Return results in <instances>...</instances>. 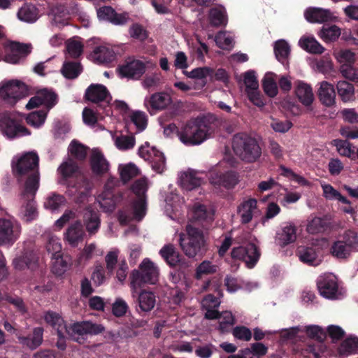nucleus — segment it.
Returning a JSON list of instances; mask_svg holds the SVG:
<instances>
[{
  "mask_svg": "<svg viewBox=\"0 0 358 358\" xmlns=\"http://www.w3.org/2000/svg\"><path fill=\"white\" fill-rule=\"evenodd\" d=\"M214 129L205 119L188 122L178 131L180 141L186 145H198L210 138Z\"/></svg>",
  "mask_w": 358,
  "mask_h": 358,
  "instance_id": "obj_1",
  "label": "nucleus"
},
{
  "mask_svg": "<svg viewBox=\"0 0 358 358\" xmlns=\"http://www.w3.org/2000/svg\"><path fill=\"white\" fill-rule=\"evenodd\" d=\"M38 155L34 152H28L18 159L15 170L20 175L29 174L24 187V194L33 196L39 187Z\"/></svg>",
  "mask_w": 358,
  "mask_h": 358,
  "instance_id": "obj_2",
  "label": "nucleus"
},
{
  "mask_svg": "<svg viewBox=\"0 0 358 358\" xmlns=\"http://www.w3.org/2000/svg\"><path fill=\"white\" fill-rule=\"evenodd\" d=\"M159 278L157 266L149 259H144L139 265L138 270H134L131 273L130 287L133 294L145 284H155Z\"/></svg>",
  "mask_w": 358,
  "mask_h": 358,
  "instance_id": "obj_3",
  "label": "nucleus"
},
{
  "mask_svg": "<svg viewBox=\"0 0 358 358\" xmlns=\"http://www.w3.org/2000/svg\"><path fill=\"white\" fill-rule=\"evenodd\" d=\"M179 244L186 256L194 257L204 246L205 240L203 231L189 224L186 227V234H179Z\"/></svg>",
  "mask_w": 358,
  "mask_h": 358,
  "instance_id": "obj_4",
  "label": "nucleus"
},
{
  "mask_svg": "<svg viewBox=\"0 0 358 358\" xmlns=\"http://www.w3.org/2000/svg\"><path fill=\"white\" fill-rule=\"evenodd\" d=\"M148 187V182L145 178H141L135 181L132 185L133 192L138 196V199L134 203L133 215H127L124 212L119 213V221L122 224H127L131 220L140 221L145 216L146 213V206L143 195Z\"/></svg>",
  "mask_w": 358,
  "mask_h": 358,
  "instance_id": "obj_5",
  "label": "nucleus"
},
{
  "mask_svg": "<svg viewBox=\"0 0 358 358\" xmlns=\"http://www.w3.org/2000/svg\"><path fill=\"white\" fill-rule=\"evenodd\" d=\"M27 94V86L20 80H4L0 83V97L10 106H14Z\"/></svg>",
  "mask_w": 358,
  "mask_h": 358,
  "instance_id": "obj_6",
  "label": "nucleus"
},
{
  "mask_svg": "<svg viewBox=\"0 0 358 358\" xmlns=\"http://www.w3.org/2000/svg\"><path fill=\"white\" fill-rule=\"evenodd\" d=\"M0 130L9 138L29 135L30 133L26 127L21 125L13 114L0 115Z\"/></svg>",
  "mask_w": 358,
  "mask_h": 358,
  "instance_id": "obj_7",
  "label": "nucleus"
},
{
  "mask_svg": "<svg viewBox=\"0 0 358 358\" xmlns=\"http://www.w3.org/2000/svg\"><path fill=\"white\" fill-rule=\"evenodd\" d=\"M5 56L3 60L10 64H17L31 51V45L15 41H7L3 43Z\"/></svg>",
  "mask_w": 358,
  "mask_h": 358,
  "instance_id": "obj_8",
  "label": "nucleus"
},
{
  "mask_svg": "<svg viewBox=\"0 0 358 358\" xmlns=\"http://www.w3.org/2000/svg\"><path fill=\"white\" fill-rule=\"evenodd\" d=\"M138 155L145 161H148L151 167L157 173H162L165 169V157L162 152L155 147H150L145 143L138 149Z\"/></svg>",
  "mask_w": 358,
  "mask_h": 358,
  "instance_id": "obj_9",
  "label": "nucleus"
},
{
  "mask_svg": "<svg viewBox=\"0 0 358 358\" xmlns=\"http://www.w3.org/2000/svg\"><path fill=\"white\" fill-rule=\"evenodd\" d=\"M92 185L84 176H80L69 185L67 194L77 203L85 202L91 194Z\"/></svg>",
  "mask_w": 358,
  "mask_h": 358,
  "instance_id": "obj_10",
  "label": "nucleus"
},
{
  "mask_svg": "<svg viewBox=\"0 0 358 358\" xmlns=\"http://www.w3.org/2000/svg\"><path fill=\"white\" fill-rule=\"evenodd\" d=\"M103 330L104 327L102 325L90 322H77L70 327L66 325L69 337L78 343H81L80 336L87 334H97Z\"/></svg>",
  "mask_w": 358,
  "mask_h": 358,
  "instance_id": "obj_11",
  "label": "nucleus"
},
{
  "mask_svg": "<svg viewBox=\"0 0 358 358\" xmlns=\"http://www.w3.org/2000/svg\"><path fill=\"white\" fill-rule=\"evenodd\" d=\"M21 233L20 224L16 221L0 219V245L13 244Z\"/></svg>",
  "mask_w": 358,
  "mask_h": 358,
  "instance_id": "obj_12",
  "label": "nucleus"
},
{
  "mask_svg": "<svg viewBox=\"0 0 358 358\" xmlns=\"http://www.w3.org/2000/svg\"><path fill=\"white\" fill-rule=\"evenodd\" d=\"M146 64L141 60L129 59L119 66L118 71L122 77L138 80L145 73Z\"/></svg>",
  "mask_w": 358,
  "mask_h": 358,
  "instance_id": "obj_13",
  "label": "nucleus"
},
{
  "mask_svg": "<svg viewBox=\"0 0 358 358\" xmlns=\"http://www.w3.org/2000/svg\"><path fill=\"white\" fill-rule=\"evenodd\" d=\"M322 249L317 245H301L298 247L296 253L301 262L309 266H317L321 262Z\"/></svg>",
  "mask_w": 358,
  "mask_h": 358,
  "instance_id": "obj_14",
  "label": "nucleus"
},
{
  "mask_svg": "<svg viewBox=\"0 0 358 358\" xmlns=\"http://www.w3.org/2000/svg\"><path fill=\"white\" fill-rule=\"evenodd\" d=\"M57 103V95L52 91L43 89L39 90L36 94L30 99L26 105L27 109H32L40 105H45L48 110Z\"/></svg>",
  "mask_w": 358,
  "mask_h": 358,
  "instance_id": "obj_15",
  "label": "nucleus"
},
{
  "mask_svg": "<svg viewBox=\"0 0 358 358\" xmlns=\"http://www.w3.org/2000/svg\"><path fill=\"white\" fill-rule=\"evenodd\" d=\"M172 103L170 94L165 92H156L146 98L144 104L149 111L162 110Z\"/></svg>",
  "mask_w": 358,
  "mask_h": 358,
  "instance_id": "obj_16",
  "label": "nucleus"
},
{
  "mask_svg": "<svg viewBox=\"0 0 358 358\" xmlns=\"http://www.w3.org/2000/svg\"><path fill=\"white\" fill-rule=\"evenodd\" d=\"M317 288L320 294L329 299L338 298V285L334 276H327L317 281Z\"/></svg>",
  "mask_w": 358,
  "mask_h": 358,
  "instance_id": "obj_17",
  "label": "nucleus"
},
{
  "mask_svg": "<svg viewBox=\"0 0 358 358\" xmlns=\"http://www.w3.org/2000/svg\"><path fill=\"white\" fill-rule=\"evenodd\" d=\"M97 15L100 20L109 21L116 25H122L129 20L128 13L118 14L110 6H103L99 8Z\"/></svg>",
  "mask_w": 358,
  "mask_h": 358,
  "instance_id": "obj_18",
  "label": "nucleus"
},
{
  "mask_svg": "<svg viewBox=\"0 0 358 358\" xmlns=\"http://www.w3.org/2000/svg\"><path fill=\"white\" fill-rule=\"evenodd\" d=\"M114 185V178L109 179L105 185L104 191L98 196L100 207L106 212L112 211L115 206L116 201L111 192Z\"/></svg>",
  "mask_w": 358,
  "mask_h": 358,
  "instance_id": "obj_19",
  "label": "nucleus"
},
{
  "mask_svg": "<svg viewBox=\"0 0 358 358\" xmlns=\"http://www.w3.org/2000/svg\"><path fill=\"white\" fill-rule=\"evenodd\" d=\"M92 60L99 64H107L113 62L116 54L113 48L109 45L96 47L91 54Z\"/></svg>",
  "mask_w": 358,
  "mask_h": 358,
  "instance_id": "obj_20",
  "label": "nucleus"
},
{
  "mask_svg": "<svg viewBox=\"0 0 358 358\" xmlns=\"http://www.w3.org/2000/svg\"><path fill=\"white\" fill-rule=\"evenodd\" d=\"M90 164L93 173L96 175H103L109 171L110 164L103 153L98 149L92 151Z\"/></svg>",
  "mask_w": 358,
  "mask_h": 358,
  "instance_id": "obj_21",
  "label": "nucleus"
},
{
  "mask_svg": "<svg viewBox=\"0 0 358 358\" xmlns=\"http://www.w3.org/2000/svg\"><path fill=\"white\" fill-rule=\"evenodd\" d=\"M85 231L80 222L71 224L64 234V240L72 247H76L82 243Z\"/></svg>",
  "mask_w": 358,
  "mask_h": 358,
  "instance_id": "obj_22",
  "label": "nucleus"
},
{
  "mask_svg": "<svg viewBox=\"0 0 358 358\" xmlns=\"http://www.w3.org/2000/svg\"><path fill=\"white\" fill-rule=\"evenodd\" d=\"M85 97L87 100L94 103L108 102L110 99L106 87L100 84H92L86 90Z\"/></svg>",
  "mask_w": 358,
  "mask_h": 358,
  "instance_id": "obj_23",
  "label": "nucleus"
},
{
  "mask_svg": "<svg viewBox=\"0 0 358 358\" xmlns=\"http://www.w3.org/2000/svg\"><path fill=\"white\" fill-rule=\"evenodd\" d=\"M210 180L211 183L215 185L231 188L238 183V177L234 172H227L226 173L213 172L210 174Z\"/></svg>",
  "mask_w": 358,
  "mask_h": 358,
  "instance_id": "obj_24",
  "label": "nucleus"
},
{
  "mask_svg": "<svg viewBox=\"0 0 358 358\" xmlns=\"http://www.w3.org/2000/svg\"><path fill=\"white\" fill-rule=\"evenodd\" d=\"M38 257L33 251H27L22 255L15 258L13 264L15 268L22 270L25 268L35 269L37 266Z\"/></svg>",
  "mask_w": 358,
  "mask_h": 358,
  "instance_id": "obj_25",
  "label": "nucleus"
},
{
  "mask_svg": "<svg viewBox=\"0 0 358 358\" xmlns=\"http://www.w3.org/2000/svg\"><path fill=\"white\" fill-rule=\"evenodd\" d=\"M294 92L299 101L305 106H309L312 104L314 95L311 87L302 82L295 83Z\"/></svg>",
  "mask_w": 358,
  "mask_h": 358,
  "instance_id": "obj_26",
  "label": "nucleus"
},
{
  "mask_svg": "<svg viewBox=\"0 0 358 358\" xmlns=\"http://www.w3.org/2000/svg\"><path fill=\"white\" fill-rule=\"evenodd\" d=\"M307 21L310 22L323 23L331 20L332 14L327 9L310 7L304 13Z\"/></svg>",
  "mask_w": 358,
  "mask_h": 358,
  "instance_id": "obj_27",
  "label": "nucleus"
},
{
  "mask_svg": "<svg viewBox=\"0 0 358 358\" xmlns=\"http://www.w3.org/2000/svg\"><path fill=\"white\" fill-rule=\"evenodd\" d=\"M83 221L89 234L94 235L98 231L101 220L97 212L87 208L84 212Z\"/></svg>",
  "mask_w": 358,
  "mask_h": 358,
  "instance_id": "obj_28",
  "label": "nucleus"
},
{
  "mask_svg": "<svg viewBox=\"0 0 358 358\" xmlns=\"http://www.w3.org/2000/svg\"><path fill=\"white\" fill-rule=\"evenodd\" d=\"M318 97L322 103L330 107L335 103L336 92L333 85L322 82L318 90Z\"/></svg>",
  "mask_w": 358,
  "mask_h": 358,
  "instance_id": "obj_29",
  "label": "nucleus"
},
{
  "mask_svg": "<svg viewBox=\"0 0 358 358\" xmlns=\"http://www.w3.org/2000/svg\"><path fill=\"white\" fill-rule=\"evenodd\" d=\"M43 331L42 327H36L33 329L31 336H19L17 338L20 344L31 350H34L42 344Z\"/></svg>",
  "mask_w": 358,
  "mask_h": 358,
  "instance_id": "obj_30",
  "label": "nucleus"
},
{
  "mask_svg": "<svg viewBox=\"0 0 358 358\" xmlns=\"http://www.w3.org/2000/svg\"><path fill=\"white\" fill-rule=\"evenodd\" d=\"M38 17V9L31 2L25 3L17 12L18 19L25 22H34Z\"/></svg>",
  "mask_w": 358,
  "mask_h": 358,
  "instance_id": "obj_31",
  "label": "nucleus"
},
{
  "mask_svg": "<svg viewBox=\"0 0 358 358\" xmlns=\"http://www.w3.org/2000/svg\"><path fill=\"white\" fill-rule=\"evenodd\" d=\"M296 239V227L294 224H287L282 228L280 232L276 236L278 243L284 247L289 243L294 242Z\"/></svg>",
  "mask_w": 358,
  "mask_h": 358,
  "instance_id": "obj_32",
  "label": "nucleus"
},
{
  "mask_svg": "<svg viewBox=\"0 0 358 358\" xmlns=\"http://www.w3.org/2000/svg\"><path fill=\"white\" fill-rule=\"evenodd\" d=\"M179 183L182 188L191 190L201 184V178L197 172L188 171L180 174Z\"/></svg>",
  "mask_w": 358,
  "mask_h": 358,
  "instance_id": "obj_33",
  "label": "nucleus"
},
{
  "mask_svg": "<svg viewBox=\"0 0 358 358\" xmlns=\"http://www.w3.org/2000/svg\"><path fill=\"white\" fill-rule=\"evenodd\" d=\"M159 254L171 266H176L180 262V255L172 244L164 245L159 250Z\"/></svg>",
  "mask_w": 358,
  "mask_h": 358,
  "instance_id": "obj_34",
  "label": "nucleus"
},
{
  "mask_svg": "<svg viewBox=\"0 0 358 358\" xmlns=\"http://www.w3.org/2000/svg\"><path fill=\"white\" fill-rule=\"evenodd\" d=\"M208 19L210 24L214 27L225 26L228 20L225 8L222 6L210 8Z\"/></svg>",
  "mask_w": 358,
  "mask_h": 358,
  "instance_id": "obj_35",
  "label": "nucleus"
},
{
  "mask_svg": "<svg viewBox=\"0 0 358 358\" xmlns=\"http://www.w3.org/2000/svg\"><path fill=\"white\" fill-rule=\"evenodd\" d=\"M50 7L49 15L52 17V20L55 24H64L69 19L71 12L64 8V5L58 1L53 2Z\"/></svg>",
  "mask_w": 358,
  "mask_h": 358,
  "instance_id": "obj_36",
  "label": "nucleus"
},
{
  "mask_svg": "<svg viewBox=\"0 0 358 358\" xmlns=\"http://www.w3.org/2000/svg\"><path fill=\"white\" fill-rule=\"evenodd\" d=\"M336 89L338 96L344 103L355 100V87L352 84L345 80H340L336 85Z\"/></svg>",
  "mask_w": 358,
  "mask_h": 358,
  "instance_id": "obj_37",
  "label": "nucleus"
},
{
  "mask_svg": "<svg viewBox=\"0 0 358 358\" xmlns=\"http://www.w3.org/2000/svg\"><path fill=\"white\" fill-rule=\"evenodd\" d=\"M22 196L28 201L27 204L23 206L22 209V218L26 222H30L36 219L38 216V211L33 199L35 194L31 196L30 194H24V189L22 190Z\"/></svg>",
  "mask_w": 358,
  "mask_h": 358,
  "instance_id": "obj_38",
  "label": "nucleus"
},
{
  "mask_svg": "<svg viewBox=\"0 0 358 358\" xmlns=\"http://www.w3.org/2000/svg\"><path fill=\"white\" fill-rule=\"evenodd\" d=\"M260 138L248 135V163L257 162L262 155V148L259 144Z\"/></svg>",
  "mask_w": 358,
  "mask_h": 358,
  "instance_id": "obj_39",
  "label": "nucleus"
},
{
  "mask_svg": "<svg viewBox=\"0 0 358 358\" xmlns=\"http://www.w3.org/2000/svg\"><path fill=\"white\" fill-rule=\"evenodd\" d=\"M43 318L48 324L57 330L58 335H62L63 331H66V324L58 313L48 311L44 314Z\"/></svg>",
  "mask_w": 358,
  "mask_h": 358,
  "instance_id": "obj_40",
  "label": "nucleus"
},
{
  "mask_svg": "<svg viewBox=\"0 0 358 358\" xmlns=\"http://www.w3.org/2000/svg\"><path fill=\"white\" fill-rule=\"evenodd\" d=\"M300 46L312 54H322L324 48L314 37H302L299 40Z\"/></svg>",
  "mask_w": 358,
  "mask_h": 358,
  "instance_id": "obj_41",
  "label": "nucleus"
},
{
  "mask_svg": "<svg viewBox=\"0 0 358 358\" xmlns=\"http://www.w3.org/2000/svg\"><path fill=\"white\" fill-rule=\"evenodd\" d=\"M261 256L259 246L251 240L248 234V268H252L258 262Z\"/></svg>",
  "mask_w": 358,
  "mask_h": 358,
  "instance_id": "obj_42",
  "label": "nucleus"
},
{
  "mask_svg": "<svg viewBox=\"0 0 358 358\" xmlns=\"http://www.w3.org/2000/svg\"><path fill=\"white\" fill-rule=\"evenodd\" d=\"M138 301L139 307L143 311H150L155 306V295L152 292L143 290L139 294Z\"/></svg>",
  "mask_w": 358,
  "mask_h": 358,
  "instance_id": "obj_43",
  "label": "nucleus"
},
{
  "mask_svg": "<svg viewBox=\"0 0 358 358\" xmlns=\"http://www.w3.org/2000/svg\"><path fill=\"white\" fill-rule=\"evenodd\" d=\"M331 144L336 148V150L340 155L347 157L351 159H355L354 156L355 150L352 147V143L348 141L337 138L333 140Z\"/></svg>",
  "mask_w": 358,
  "mask_h": 358,
  "instance_id": "obj_44",
  "label": "nucleus"
},
{
  "mask_svg": "<svg viewBox=\"0 0 358 358\" xmlns=\"http://www.w3.org/2000/svg\"><path fill=\"white\" fill-rule=\"evenodd\" d=\"M232 148L235 154L244 160L246 158V135L236 134L233 138Z\"/></svg>",
  "mask_w": 358,
  "mask_h": 358,
  "instance_id": "obj_45",
  "label": "nucleus"
},
{
  "mask_svg": "<svg viewBox=\"0 0 358 358\" xmlns=\"http://www.w3.org/2000/svg\"><path fill=\"white\" fill-rule=\"evenodd\" d=\"M218 266L213 264L210 261L204 260L201 262L196 268L195 278L199 280L203 277L213 275L217 271Z\"/></svg>",
  "mask_w": 358,
  "mask_h": 358,
  "instance_id": "obj_46",
  "label": "nucleus"
},
{
  "mask_svg": "<svg viewBox=\"0 0 358 358\" xmlns=\"http://www.w3.org/2000/svg\"><path fill=\"white\" fill-rule=\"evenodd\" d=\"M329 227L327 221L321 217H314L307 225V231L309 234H316L323 233Z\"/></svg>",
  "mask_w": 358,
  "mask_h": 358,
  "instance_id": "obj_47",
  "label": "nucleus"
},
{
  "mask_svg": "<svg viewBox=\"0 0 358 358\" xmlns=\"http://www.w3.org/2000/svg\"><path fill=\"white\" fill-rule=\"evenodd\" d=\"M340 35L341 30L336 25L328 27H323L319 34L320 37L327 43L335 41L338 38Z\"/></svg>",
  "mask_w": 358,
  "mask_h": 358,
  "instance_id": "obj_48",
  "label": "nucleus"
},
{
  "mask_svg": "<svg viewBox=\"0 0 358 358\" xmlns=\"http://www.w3.org/2000/svg\"><path fill=\"white\" fill-rule=\"evenodd\" d=\"M66 202V200L64 196L52 193L47 197L44 202V207L47 209L55 210L64 206Z\"/></svg>",
  "mask_w": 358,
  "mask_h": 358,
  "instance_id": "obj_49",
  "label": "nucleus"
},
{
  "mask_svg": "<svg viewBox=\"0 0 358 358\" xmlns=\"http://www.w3.org/2000/svg\"><path fill=\"white\" fill-rule=\"evenodd\" d=\"M274 52L276 59L283 63L287 59L290 52L288 43L284 40L276 41L274 45Z\"/></svg>",
  "mask_w": 358,
  "mask_h": 358,
  "instance_id": "obj_50",
  "label": "nucleus"
},
{
  "mask_svg": "<svg viewBox=\"0 0 358 358\" xmlns=\"http://www.w3.org/2000/svg\"><path fill=\"white\" fill-rule=\"evenodd\" d=\"M351 252L352 250L343 241L334 242L331 248L332 255L339 259L348 257Z\"/></svg>",
  "mask_w": 358,
  "mask_h": 358,
  "instance_id": "obj_51",
  "label": "nucleus"
},
{
  "mask_svg": "<svg viewBox=\"0 0 358 358\" xmlns=\"http://www.w3.org/2000/svg\"><path fill=\"white\" fill-rule=\"evenodd\" d=\"M184 73L188 78L201 80V86L203 87L206 84L203 80L212 75L213 69L207 66L199 67L194 69L191 71H185Z\"/></svg>",
  "mask_w": 358,
  "mask_h": 358,
  "instance_id": "obj_52",
  "label": "nucleus"
},
{
  "mask_svg": "<svg viewBox=\"0 0 358 358\" xmlns=\"http://www.w3.org/2000/svg\"><path fill=\"white\" fill-rule=\"evenodd\" d=\"M217 45L222 49H229L233 46V36L225 31H219L215 38Z\"/></svg>",
  "mask_w": 358,
  "mask_h": 358,
  "instance_id": "obj_53",
  "label": "nucleus"
},
{
  "mask_svg": "<svg viewBox=\"0 0 358 358\" xmlns=\"http://www.w3.org/2000/svg\"><path fill=\"white\" fill-rule=\"evenodd\" d=\"M262 87L264 92L270 97H274L278 94L277 83L271 74H266L262 80Z\"/></svg>",
  "mask_w": 358,
  "mask_h": 358,
  "instance_id": "obj_54",
  "label": "nucleus"
},
{
  "mask_svg": "<svg viewBox=\"0 0 358 358\" xmlns=\"http://www.w3.org/2000/svg\"><path fill=\"white\" fill-rule=\"evenodd\" d=\"M119 171L122 180L124 182H127L138 174V169L134 164H129L120 165L119 166Z\"/></svg>",
  "mask_w": 358,
  "mask_h": 358,
  "instance_id": "obj_55",
  "label": "nucleus"
},
{
  "mask_svg": "<svg viewBox=\"0 0 358 358\" xmlns=\"http://www.w3.org/2000/svg\"><path fill=\"white\" fill-rule=\"evenodd\" d=\"M47 113L45 110L32 112L26 117L27 122L31 126L38 127L45 122Z\"/></svg>",
  "mask_w": 358,
  "mask_h": 358,
  "instance_id": "obj_56",
  "label": "nucleus"
},
{
  "mask_svg": "<svg viewBox=\"0 0 358 358\" xmlns=\"http://www.w3.org/2000/svg\"><path fill=\"white\" fill-rule=\"evenodd\" d=\"M81 71L80 66L76 62H66L62 69V73L66 78H76Z\"/></svg>",
  "mask_w": 358,
  "mask_h": 358,
  "instance_id": "obj_57",
  "label": "nucleus"
},
{
  "mask_svg": "<svg viewBox=\"0 0 358 358\" xmlns=\"http://www.w3.org/2000/svg\"><path fill=\"white\" fill-rule=\"evenodd\" d=\"M306 333L308 337L322 343L326 338L325 331L319 326L310 325L306 327Z\"/></svg>",
  "mask_w": 358,
  "mask_h": 358,
  "instance_id": "obj_58",
  "label": "nucleus"
},
{
  "mask_svg": "<svg viewBox=\"0 0 358 358\" xmlns=\"http://www.w3.org/2000/svg\"><path fill=\"white\" fill-rule=\"evenodd\" d=\"M46 249L48 253L51 254L52 257L60 255L62 245L59 243V238L55 236L50 235L48 237Z\"/></svg>",
  "mask_w": 358,
  "mask_h": 358,
  "instance_id": "obj_59",
  "label": "nucleus"
},
{
  "mask_svg": "<svg viewBox=\"0 0 358 358\" xmlns=\"http://www.w3.org/2000/svg\"><path fill=\"white\" fill-rule=\"evenodd\" d=\"M115 144L120 150H129L134 146L135 139L132 136L121 135L115 138Z\"/></svg>",
  "mask_w": 358,
  "mask_h": 358,
  "instance_id": "obj_60",
  "label": "nucleus"
},
{
  "mask_svg": "<svg viewBox=\"0 0 358 358\" xmlns=\"http://www.w3.org/2000/svg\"><path fill=\"white\" fill-rule=\"evenodd\" d=\"M69 151L71 155L78 159H83L87 154L86 148L76 140L71 141L69 147Z\"/></svg>",
  "mask_w": 358,
  "mask_h": 358,
  "instance_id": "obj_61",
  "label": "nucleus"
},
{
  "mask_svg": "<svg viewBox=\"0 0 358 358\" xmlns=\"http://www.w3.org/2000/svg\"><path fill=\"white\" fill-rule=\"evenodd\" d=\"M341 72L343 77L350 81L358 83V69L352 65L344 64L341 66Z\"/></svg>",
  "mask_w": 358,
  "mask_h": 358,
  "instance_id": "obj_62",
  "label": "nucleus"
},
{
  "mask_svg": "<svg viewBox=\"0 0 358 358\" xmlns=\"http://www.w3.org/2000/svg\"><path fill=\"white\" fill-rule=\"evenodd\" d=\"M131 121L135 124L138 131L144 130L147 125V118L144 113L134 112L130 116Z\"/></svg>",
  "mask_w": 358,
  "mask_h": 358,
  "instance_id": "obj_63",
  "label": "nucleus"
},
{
  "mask_svg": "<svg viewBox=\"0 0 358 358\" xmlns=\"http://www.w3.org/2000/svg\"><path fill=\"white\" fill-rule=\"evenodd\" d=\"M218 319L219 328L222 332L227 331L234 324V317L231 313L228 311L222 313Z\"/></svg>",
  "mask_w": 358,
  "mask_h": 358,
  "instance_id": "obj_64",
  "label": "nucleus"
}]
</instances>
